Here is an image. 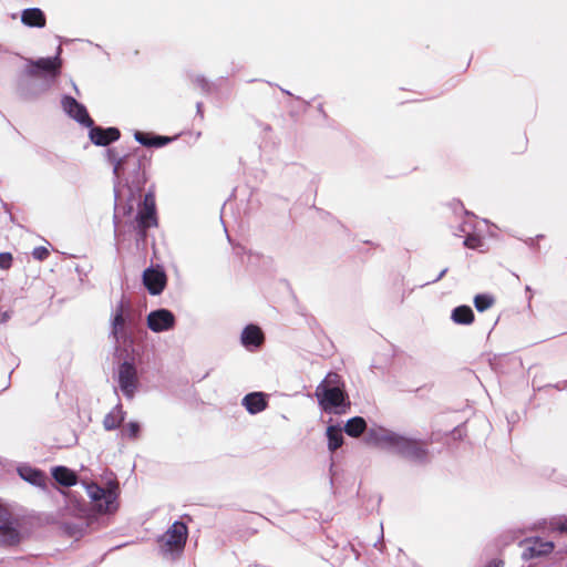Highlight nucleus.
I'll return each instance as SVG.
<instances>
[{"label": "nucleus", "mask_w": 567, "mask_h": 567, "mask_svg": "<svg viewBox=\"0 0 567 567\" xmlns=\"http://www.w3.org/2000/svg\"><path fill=\"white\" fill-rule=\"evenodd\" d=\"M86 493L93 504L94 509L100 514H112L118 507L117 488L114 486L102 488L96 484H86Z\"/></svg>", "instance_id": "3"}, {"label": "nucleus", "mask_w": 567, "mask_h": 567, "mask_svg": "<svg viewBox=\"0 0 567 567\" xmlns=\"http://www.w3.org/2000/svg\"><path fill=\"white\" fill-rule=\"evenodd\" d=\"M264 334L257 326H248L241 333V342L246 348L256 349L261 346Z\"/></svg>", "instance_id": "14"}, {"label": "nucleus", "mask_w": 567, "mask_h": 567, "mask_svg": "<svg viewBox=\"0 0 567 567\" xmlns=\"http://www.w3.org/2000/svg\"><path fill=\"white\" fill-rule=\"evenodd\" d=\"M451 318L457 324H470L474 320V313L468 306H460L452 311Z\"/></svg>", "instance_id": "19"}, {"label": "nucleus", "mask_w": 567, "mask_h": 567, "mask_svg": "<svg viewBox=\"0 0 567 567\" xmlns=\"http://www.w3.org/2000/svg\"><path fill=\"white\" fill-rule=\"evenodd\" d=\"M131 317V303L122 298L115 306L111 318V334L120 340L125 337V323Z\"/></svg>", "instance_id": "5"}, {"label": "nucleus", "mask_w": 567, "mask_h": 567, "mask_svg": "<svg viewBox=\"0 0 567 567\" xmlns=\"http://www.w3.org/2000/svg\"><path fill=\"white\" fill-rule=\"evenodd\" d=\"M367 429V423L364 419L360 416H355L350 419L344 426V431L349 436L358 437L361 435Z\"/></svg>", "instance_id": "21"}, {"label": "nucleus", "mask_w": 567, "mask_h": 567, "mask_svg": "<svg viewBox=\"0 0 567 567\" xmlns=\"http://www.w3.org/2000/svg\"><path fill=\"white\" fill-rule=\"evenodd\" d=\"M21 21L31 28H43L45 25V16L38 8L25 9L21 13Z\"/></svg>", "instance_id": "15"}, {"label": "nucleus", "mask_w": 567, "mask_h": 567, "mask_svg": "<svg viewBox=\"0 0 567 567\" xmlns=\"http://www.w3.org/2000/svg\"><path fill=\"white\" fill-rule=\"evenodd\" d=\"M522 546L524 547L522 556L526 560L548 556L554 550L551 542L537 537L525 539Z\"/></svg>", "instance_id": "6"}, {"label": "nucleus", "mask_w": 567, "mask_h": 567, "mask_svg": "<svg viewBox=\"0 0 567 567\" xmlns=\"http://www.w3.org/2000/svg\"><path fill=\"white\" fill-rule=\"evenodd\" d=\"M89 135L92 143L99 146H105L120 138V131L115 127H92Z\"/></svg>", "instance_id": "12"}, {"label": "nucleus", "mask_w": 567, "mask_h": 567, "mask_svg": "<svg viewBox=\"0 0 567 567\" xmlns=\"http://www.w3.org/2000/svg\"><path fill=\"white\" fill-rule=\"evenodd\" d=\"M18 540L19 535L13 527L9 525L0 526V544L12 545L16 544Z\"/></svg>", "instance_id": "24"}, {"label": "nucleus", "mask_w": 567, "mask_h": 567, "mask_svg": "<svg viewBox=\"0 0 567 567\" xmlns=\"http://www.w3.org/2000/svg\"><path fill=\"white\" fill-rule=\"evenodd\" d=\"M18 472H19V475L21 476V478L31 483L32 485H35V486H44L45 485L47 477L39 470H35L30 466H21V467H19Z\"/></svg>", "instance_id": "16"}, {"label": "nucleus", "mask_w": 567, "mask_h": 567, "mask_svg": "<svg viewBox=\"0 0 567 567\" xmlns=\"http://www.w3.org/2000/svg\"><path fill=\"white\" fill-rule=\"evenodd\" d=\"M369 442L413 460H421L425 455L422 443L384 429L371 431Z\"/></svg>", "instance_id": "2"}, {"label": "nucleus", "mask_w": 567, "mask_h": 567, "mask_svg": "<svg viewBox=\"0 0 567 567\" xmlns=\"http://www.w3.org/2000/svg\"><path fill=\"white\" fill-rule=\"evenodd\" d=\"M175 316L167 309L151 311L147 316V327L154 332H163L173 329Z\"/></svg>", "instance_id": "8"}, {"label": "nucleus", "mask_w": 567, "mask_h": 567, "mask_svg": "<svg viewBox=\"0 0 567 567\" xmlns=\"http://www.w3.org/2000/svg\"><path fill=\"white\" fill-rule=\"evenodd\" d=\"M445 271H446L445 269L442 270V272L440 274L439 278H441L445 274Z\"/></svg>", "instance_id": "33"}, {"label": "nucleus", "mask_w": 567, "mask_h": 567, "mask_svg": "<svg viewBox=\"0 0 567 567\" xmlns=\"http://www.w3.org/2000/svg\"><path fill=\"white\" fill-rule=\"evenodd\" d=\"M328 447L331 452L343 444L342 431L339 426L330 425L327 429Z\"/></svg>", "instance_id": "22"}, {"label": "nucleus", "mask_w": 567, "mask_h": 567, "mask_svg": "<svg viewBox=\"0 0 567 567\" xmlns=\"http://www.w3.org/2000/svg\"><path fill=\"white\" fill-rule=\"evenodd\" d=\"M12 257L10 254H0V268L7 269L11 266Z\"/></svg>", "instance_id": "31"}, {"label": "nucleus", "mask_w": 567, "mask_h": 567, "mask_svg": "<svg viewBox=\"0 0 567 567\" xmlns=\"http://www.w3.org/2000/svg\"><path fill=\"white\" fill-rule=\"evenodd\" d=\"M493 303V299L487 295H477L474 299V305L478 311L488 309Z\"/></svg>", "instance_id": "26"}, {"label": "nucleus", "mask_w": 567, "mask_h": 567, "mask_svg": "<svg viewBox=\"0 0 567 567\" xmlns=\"http://www.w3.org/2000/svg\"><path fill=\"white\" fill-rule=\"evenodd\" d=\"M243 405L250 414L264 411L267 406V396L261 392H252L243 399Z\"/></svg>", "instance_id": "13"}, {"label": "nucleus", "mask_w": 567, "mask_h": 567, "mask_svg": "<svg viewBox=\"0 0 567 567\" xmlns=\"http://www.w3.org/2000/svg\"><path fill=\"white\" fill-rule=\"evenodd\" d=\"M124 421V412L120 405H116L103 420L105 430L116 429Z\"/></svg>", "instance_id": "20"}, {"label": "nucleus", "mask_w": 567, "mask_h": 567, "mask_svg": "<svg viewBox=\"0 0 567 567\" xmlns=\"http://www.w3.org/2000/svg\"><path fill=\"white\" fill-rule=\"evenodd\" d=\"M39 70L53 73V75L58 74V70L60 68V60L58 56L55 58H42L33 63Z\"/></svg>", "instance_id": "23"}, {"label": "nucleus", "mask_w": 567, "mask_h": 567, "mask_svg": "<svg viewBox=\"0 0 567 567\" xmlns=\"http://www.w3.org/2000/svg\"><path fill=\"white\" fill-rule=\"evenodd\" d=\"M188 536L187 526L182 522H175L159 538V548L164 555L176 557L184 550Z\"/></svg>", "instance_id": "4"}, {"label": "nucleus", "mask_w": 567, "mask_h": 567, "mask_svg": "<svg viewBox=\"0 0 567 567\" xmlns=\"http://www.w3.org/2000/svg\"><path fill=\"white\" fill-rule=\"evenodd\" d=\"M54 480L64 486H72L76 483V475L74 472L64 466H56L52 470Z\"/></svg>", "instance_id": "18"}, {"label": "nucleus", "mask_w": 567, "mask_h": 567, "mask_svg": "<svg viewBox=\"0 0 567 567\" xmlns=\"http://www.w3.org/2000/svg\"><path fill=\"white\" fill-rule=\"evenodd\" d=\"M535 528L543 530H551V532H567V518L565 517H555L549 520H542L535 524Z\"/></svg>", "instance_id": "17"}, {"label": "nucleus", "mask_w": 567, "mask_h": 567, "mask_svg": "<svg viewBox=\"0 0 567 567\" xmlns=\"http://www.w3.org/2000/svg\"><path fill=\"white\" fill-rule=\"evenodd\" d=\"M316 396L324 411L337 414L344 413L350 404L344 392V383L337 373L327 374L317 386Z\"/></svg>", "instance_id": "1"}, {"label": "nucleus", "mask_w": 567, "mask_h": 567, "mask_svg": "<svg viewBox=\"0 0 567 567\" xmlns=\"http://www.w3.org/2000/svg\"><path fill=\"white\" fill-rule=\"evenodd\" d=\"M118 384L127 398H133L137 386L136 369L133 364L124 362L118 370Z\"/></svg>", "instance_id": "10"}, {"label": "nucleus", "mask_w": 567, "mask_h": 567, "mask_svg": "<svg viewBox=\"0 0 567 567\" xmlns=\"http://www.w3.org/2000/svg\"><path fill=\"white\" fill-rule=\"evenodd\" d=\"M137 223L143 230L157 225L155 196L152 192L144 197L143 205L137 213Z\"/></svg>", "instance_id": "7"}, {"label": "nucleus", "mask_w": 567, "mask_h": 567, "mask_svg": "<svg viewBox=\"0 0 567 567\" xmlns=\"http://www.w3.org/2000/svg\"><path fill=\"white\" fill-rule=\"evenodd\" d=\"M106 156H107V159L111 163H113V165H114V168H113L114 175L116 177H118L122 159L117 158V156H116V154H115V152L113 150H107L106 151Z\"/></svg>", "instance_id": "28"}, {"label": "nucleus", "mask_w": 567, "mask_h": 567, "mask_svg": "<svg viewBox=\"0 0 567 567\" xmlns=\"http://www.w3.org/2000/svg\"><path fill=\"white\" fill-rule=\"evenodd\" d=\"M62 107L64 112L76 122L87 127H92L93 121L89 116L85 106L80 104L75 99L64 96L62 99Z\"/></svg>", "instance_id": "11"}, {"label": "nucleus", "mask_w": 567, "mask_h": 567, "mask_svg": "<svg viewBox=\"0 0 567 567\" xmlns=\"http://www.w3.org/2000/svg\"><path fill=\"white\" fill-rule=\"evenodd\" d=\"M135 138L145 146H163L169 141V138L161 136L150 138L147 135L141 132L135 133Z\"/></svg>", "instance_id": "25"}, {"label": "nucleus", "mask_w": 567, "mask_h": 567, "mask_svg": "<svg viewBox=\"0 0 567 567\" xmlns=\"http://www.w3.org/2000/svg\"><path fill=\"white\" fill-rule=\"evenodd\" d=\"M32 255L38 260H43L49 256V250L45 247H37L33 249Z\"/></svg>", "instance_id": "30"}, {"label": "nucleus", "mask_w": 567, "mask_h": 567, "mask_svg": "<svg viewBox=\"0 0 567 567\" xmlns=\"http://www.w3.org/2000/svg\"><path fill=\"white\" fill-rule=\"evenodd\" d=\"M487 567H499V563L494 561L489 564Z\"/></svg>", "instance_id": "32"}, {"label": "nucleus", "mask_w": 567, "mask_h": 567, "mask_svg": "<svg viewBox=\"0 0 567 567\" xmlns=\"http://www.w3.org/2000/svg\"><path fill=\"white\" fill-rule=\"evenodd\" d=\"M140 429L141 427L138 423L130 422L124 426L122 434L126 437L135 439L138 436Z\"/></svg>", "instance_id": "27"}, {"label": "nucleus", "mask_w": 567, "mask_h": 567, "mask_svg": "<svg viewBox=\"0 0 567 567\" xmlns=\"http://www.w3.org/2000/svg\"><path fill=\"white\" fill-rule=\"evenodd\" d=\"M166 275L159 267L147 268L143 274V284L151 295H159L166 287Z\"/></svg>", "instance_id": "9"}, {"label": "nucleus", "mask_w": 567, "mask_h": 567, "mask_svg": "<svg viewBox=\"0 0 567 567\" xmlns=\"http://www.w3.org/2000/svg\"><path fill=\"white\" fill-rule=\"evenodd\" d=\"M464 245L468 248H478L482 246V240L477 236H468L465 239Z\"/></svg>", "instance_id": "29"}]
</instances>
